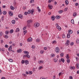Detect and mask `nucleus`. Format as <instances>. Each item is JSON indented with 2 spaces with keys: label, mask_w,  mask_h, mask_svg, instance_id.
Masks as SVG:
<instances>
[{
  "label": "nucleus",
  "mask_w": 79,
  "mask_h": 79,
  "mask_svg": "<svg viewBox=\"0 0 79 79\" xmlns=\"http://www.w3.org/2000/svg\"><path fill=\"white\" fill-rule=\"evenodd\" d=\"M35 11V10L34 9H32L31 10H29L27 11L28 14H30L31 13V15H33V13Z\"/></svg>",
  "instance_id": "1"
},
{
  "label": "nucleus",
  "mask_w": 79,
  "mask_h": 79,
  "mask_svg": "<svg viewBox=\"0 0 79 79\" xmlns=\"http://www.w3.org/2000/svg\"><path fill=\"white\" fill-rule=\"evenodd\" d=\"M55 50L56 53H57L60 52V48L58 47H56L55 49Z\"/></svg>",
  "instance_id": "2"
},
{
  "label": "nucleus",
  "mask_w": 79,
  "mask_h": 79,
  "mask_svg": "<svg viewBox=\"0 0 79 79\" xmlns=\"http://www.w3.org/2000/svg\"><path fill=\"white\" fill-rule=\"evenodd\" d=\"M40 25V24H39V23H35L34 24V26L35 27H39Z\"/></svg>",
  "instance_id": "3"
},
{
  "label": "nucleus",
  "mask_w": 79,
  "mask_h": 79,
  "mask_svg": "<svg viewBox=\"0 0 79 79\" xmlns=\"http://www.w3.org/2000/svg\"><path fill=\"white\" fill-rule=\"evenodd\" d=\"M9 15L10 16H12L13 15V12H11V11H9L8 12Z\"/></svg>",
  "instance_id": "4"
},
{
  "label": "nucleus",
  "mask_w": 79,
  "mask_h": 79,
  "mask_svg": "<svg viewBox=\"0 0 79 79\" xmlns=\"http://www.w3.org/2000/svg\"><path fill=\"white\" fill-rule=\"evenodd\" d=\"M69 43H70L69 40H67L66 41V43H65V45L67 46V45H68L69 44Z\"/></svg>",
  "instance_id": "5"
},
{
  "label": "nucleus",
  "mask_w": 79,
  "mask_h": 79,
  "mask_svg": "<svg viewBox=\"0 0 79 79\" xmlns=\"http://www.w3.org/2000/svg\"><path fill=\"white\" fill-rule=\"evenodd\" d=\"M48 6L50 10H52V9L53 8V6L52 5H50V4H49L48 5Z\"/></svg>",
  "instance_id": "6"
},
{
  "label": "nucleus",
  "mask_w": 79,
  "mask_h": 79,
  "mask_svg": "<svg viewBox=\"0 0 79 79\" xmlns=\"http://www.w3.org/2000/svg\"><path fill=\"white\" fill-rule=\"evenodd\" d=\"M28 54H29L25 55L24 57H27V58H30V56Z\"/></svg>",
  "instance_id": "7"
},
{
  "label": "nucleus",
  "mask_w": 79,
  "mask_h": 79,
  "mask_svg": "<svg viewBox=\"0 0 79 79\" xmlns=\"http://www.w3.org/2000/svg\"><path fill=\"white\" fill-rule=\"evenodd\" d=\"M68 32L69 34H71L73 33V31L71 30H69L68 31Z\"/></svg>",
  "instance_id": "8"
},
{
  "label": "nucleus",
  "mask_w": 79,
  "mask_h": 79,
  "mask_svg": "<svg viewBox=\"0 0 79 79\" xmlns=\"http://www.w3.org/2000/svg\"><path fill=\"white\" fill-rule=\"evenodd\" d=\"M51 18L52 21H55V17L53 15L51 16Z\"/></svg>",
  "instance_id": "9"
},
{
  "label": "nucleus",
  "mask_w": 79,
  "mask_h": 79,
  "mask_svg": "<svg viewBox=\"0 0 79 79\" xmlns=\"http://www.w3.org/2000/svg\"><path fill=\"white\" fill-rule=\"evenodd\" d=\"M17 53H21L22 52V50L21 49H19L17 50Z\"/></svg>",
  "instance_id": "10"
},
{
  "label": "nucleus",
  "mask_w": 79,
  "mask_h": 79,
  "mask_svg": "<svg viewBox=\"0 0 79 79\" xmlns=\"http://www.w3.org/2000/svg\"><path fill=\"white\" fill-rule=\"evenodd\" d=\"M32 40L31 38H30L27 40V42H31Z\"/></svg>",
  "instance_id": "11"
},
{
  "label": "nucleus",
  "mask_w": 79,
  "mask_h": 79,
  "mask_svg": "<svg viewBox=\"0 0 79 79\" xmlns=\"http://www.w3.org/2000/svg\"><path fill=\"white\" fill-rule=\"evenodd\" d=\"M32 23V20H28L27 21V23L28 24H30V23Z\"/></svg>",
  "instance_id": "12"
},
{
  "label": "nucleus",
  "mask_w": 79,
  "mask_h": 79,
  "mask_svg": "<svg viewBox=\"0 0 79 79\" xmlns=\"http://www.w3.org/2000/svg\"><path fill=\"white\" fill-rule=\"evenodd\" d=\"M59 30V31H61V28L60 26H57L56 27Z\"/></svg>",
  "instance_id": "13"
},
{
  "label": "nucleus",
  "mask_w": 79,
  "mask_h": 79,
  "mask_svg": "<svg viewBox=\"0 0 79 79\" xmlns=\"http://www.w3.org/2000/svg\"><path fill=\"white\" fill-rule=\"evenodd\" d=\"M23 52L25 54H27H27H29V52L28 51H24Z\"/></svg>",
  "instance_id": "14"
},
{
  "label": "nucleus",
  "mask_w": 79,
  "mask_h": 79,
  "mask_svg": "<svg viewBox=\"0 0 79 79\" xmlns=\"http://www.w3.org/2000/svg\"><path fill=\"white\" fill-rule=\"evenodd\" d=\"M10 8L11 10H15V8L12 6H10Z\"/></svg>",
  "instance_id": "15"
},
{
  "label": "nucleus",
  "mask_w": 79,
  "mask_h": 79,
  "mask_svg": "<svg viewBox=\"0 0 79 79\" xmlns=\"http://www.w3.org/2000/svg\"><path fill=\"white\" fill-rule=\"evenodd\" d=\"M37 10H38V11H39V13H40V12L41 11V10H40V8H39V7H37Z\"/></svg>",
  "instance_id": "16"
},
{
  "label": "nucleus",
  "mask_w": 79,
  "mask_h": 79,
  "mask_svg": "<svg viewBox=\"0 0 79 79\" xmlns=\"http://www.w3.org/2000/svg\"><path fill=\"white\" fill-rule=\"evenodd\" d=\"M10 33V31H5V34L6 35H8Z\"/></svg>",
  "instance_id": "17"
},
{
  "label": "nucleus",
  "mask_w": 79,
  "mask_h": 79,
  "mask_svg": "<svg viewBox=\"0 0 79 79\" xmlns=\"http://www.w3.org/2000/svg\"><path fill=\"white\" fill-rule=\"evenodd\" d=\"M39 64H42V63H44V61L43 60H42V61H41V60H40L39 61V62H38Z\"/></svg>",
  "instance_id": "18"
},
{
  "label": "nucleus",
  "mask_w": 79,
  "mask_h": 79,
  "mask_svg": "<svg viewBox=\"0 0 79 79\" xmlns=\"http://www.w3.org/2000/svg\"><path fill=\"white\" fill-rule=\"evenodd\" d=\"M60 15H57L56 17V18L57 19H60Z\"/></svg>",
  "instance_id": "19"
},
{
  "label": "nucleus",
  "mask_w": 79,
  "mask_h": 79,
  "mask_svg": "<svg viewBox=\"0 0 79 79\" xmlns=\"http://www.w3.org/2000/svg\"><path fill=\"white\" fill-rule=\"evenodd\" d=\"M70 69H75V67L74 66L70 67Z\"/></svg>",
  "instance_id": "20"
},
{
  "label": "nucleus",
  "mask_w": 79,
  "mask_h": 79,
  "mask_svg": "<svg viewBox=\"0 0 79 79\" xmlns=\"http://www.w3.org/2000/svg\"><path fill=\"white\" fill-rule=\"evenodd\" d=\"M19 18H21V19H23V15H19Z\"/></svg>",
  "instance_id": "21"
},
{
  "label": "nucleus",
  "mask_w": 79,
  "mask_h": 79,
  "mask_svg": "<svg viewBox=\"0 0 79 79\" xmlns=\"http://www.w3.org/2000/svg\"><path fill=\"white\" fill-rule=\"evenodd\" d=\"M65 3L66 5H68L69 3V2H68V1L66 0L65 1Z\"/></svg>",
  "instance_id": "22"
},
{
  "label": "nucleus",
  "mask_w": 79,
  "mask_h": 79,
  "mask_svg": "<svg viewBox=\"0 0 79 79\" xmlns=\"http://www.w3.org/2000/svg\"><path fill=\"white\" fill-rule=\"evenodd\" d=\"M19 31V28H17L16 29V31H15V32H18Z\"/></svg>",
  "instance_id": "23"
},
{
  "label": "nucleus",
  "mask_w": 79,
  "mask_h": 79,
  "mask_svg": "<svg viewBox=\"0 0 79 79\" xmlns=\"http://www.w3.org/2000/svg\"><path fill=\"white\" fill-rule=\"evenodd\" d=\"M2 13L3 15H6V13H7V12L6 11H3Z\"/></svg>",
  "instance_id": "24"
},
{
  "label": "nucleus",
  "mask_w": 79,
  "mask_h": 79,
  "mask_svg": "<svg viewBox=\"0 0 79 79\" xmlns=\"http://www.w3.org/2000/svg\"><path fill=\"white\" fill-rule=\"evenodd\" d=\"M77 69H79V64H76Z\"/></svg>",
  "instance_id": "25"
},
{
  "label": "nucleus",
  "mask_w": 79,
  "mask_h": 79,
  "mask_svg": "<svg viewBox=\"0 0 79 79\" xmlns=\"http://www.w3.org/2000/svg\"><path fill=\"white\" fill-rule=\"evenodd\" d=\"M76 15H77V13L76 12H74L73 14V16L75 17V16H76Z\"/></svg>",
  "instance_id": "26"
},
{
  "label": "nucleus",
  "mask_w": 79,
  "mask_h": 79,
  "mask_svg": "<svg viewBox=\"0 0 79 79\" xmlns=\"http://www.w3.org/2000/svg\"><path fill=\"white\" fill-rule=\"evenodd\" d=\"M25 63L26 64H27L28 63H29V61L27 60H26L25 62Z\"/></svg>",
  "instance_id": "27"
},
{
  "label": "nucleus",
  "mask_w": 79,
  "mask_h": 79,
  "mask_svg": "<svg viewBox=\"0 0 79 79\" xmlns=\"http://www.w3.org/2000/svg\"><path fill=\"white\" fill-rule=\"evenodd\" d=\"M70 34H69L68 33L67 34V38H70Z\"/></svg>",
  "instance_id": "28"
},
{
  "label": "nucleus",
  "mask_w": 79,
  "mask_h": 79,
  "mask_svg": "<svg viewBox=\"0 0 79 79\" xmlns=\"http://www.w3.org/2000/svg\"><path fill=\"white\" fill-rule=\"evenodd\" d=\"M13 32H14V30L13 29H11L10 31V34H12V33H13Z\"/></svg>",
  "instance_id": "29"
},
{
  "label": "nucleus",
  "mask_w": 79,
  "mask_h": 79,
  "mask_svg": "<svg viewBox=\"0 0 79 79\" xmlns=\"http://www.w3.org/2000/svg\"><path fill=\"white\" fill-rule=\"evenodd\" d=\"M63 12V10H60L58 11V13H59L60 14L62 13Z\"/></svg>",
  "instance_id": "30"
},
{
  "label": "nucleus",
  "mask_w": 79,
  "mask_h": 79,
  "mask_svg": "<svg viewBox=\"0 0 79 79\" xmlns=\"http://www.w3.org/2000/svg\"><path fill=\"white\" fill-rule=\"evenodd\" d=\"M11 47H12V45H10V47L8 49V50L9 51H10V50H11Z\"/></svg>",
  "instance_id": "31"
},
{
  "label": "nucleus",
  "mask_w": 79,
  "mask_h": 79,
  "mask_svg": "<svg viewBox=\"0 0 79 79\" xmlns=\"http://www.w3.org/2000/svg\"><path fill=\"white\" fill-rule=\"evenodd\" d=\"M15 20H13L12 21V23L13 24H15Z\"/></svg>",
  "instance_id": "32"
},
{
  "label": "nucleus",
  "mask_w": 79,
  "mask_h": 79,
  "mask_svg": "<svg viewBox=\"0 0 79 79\" xmlns=\"http://www.w3.org/2000/svg\"><path fill=\"white\" fill-rule=\"evenodd\" d=\"M67 62L68 63H70V60L69 59H67Z\"/></svg>",
  "instance_id": "33"
},
{
  "label": "nucleus",
  "mask_w": 79,
  "mask_h": 79,
  "mask_svg": "<svg viewBox=\"0 0 79 79\" xmlns=\"http://www.w3.org/2000/svg\"><path fill=\"white\" fill-rule=\"evenodd\" d=\"M66 59H69V55L67 54L66 55Z\"/></svg>",
  "instance_id": "34"
},
{
  "label": "nucleus",
  "mask_w": 79,
  "mask_h": 79,
  "mask_svg": "<svg viewBox=\"0 0 79 79\" xmlns=\"http://www.w3.org/2000/svg\"><path fill=\"white\" fill-rule=\"evenodd\" d=\"M60 55L61 56H64V53H63V52L61 53H60Z\"/></svg>",
  "instance_id": "35"
},
{
  "label": "nucleus",
  "mask_w": 79,
  "mask_h": 79,
  "mask_svg": "<svg viewBox=\"0 0 79 79\" xmlns=\"http://www.w3.org/2000/svg\"><path fill=\"white\" fill-rule=\"evenodd\" d=\"M31 3H34V0H31L30 2Z\"/></svg>",
  "instance_id": "36"
},
{
  "label": "nucleus",
  "mask_w": 79,
  "mask_h": 79,
  "mask_svg": "<svg viewBox=\"0 0 79 79\" xmlns=\"http://www.w3.org/2000/svg\"><path fill=\"white\" fill-rule=\"evenodd\" d=\"M61 61H62L63 63H64V59L62 58L61 59Z\"/></svg>",
  "instance_id": "37"
},
{
  "label": "nucleus",
  "mask_w": 79,
  "mask_h": 79,
  "mask_svg": "<svg viewBox=\"0 0 79 79\" xmlns=\"http://www.w3.org/2000/svg\"><path fill=\"white\" fill-rule=\"evenodd\" d=\"M71 23L72 24H74V20L72 19V20H71Z\"/></svg>",
  "instance_id": "38"
},
{
  "label": "nucleus",
  "mask_w": 79,
  "mask_h": 79,
  "mask_svg": "<svg viewBox=\"0 0 79 79\" xmlns=\"http://www.w3.org/2000/svg\"><path fill=\"white\" fill-rule=\"evenodd\" d=\"M36 42H40V39H37L36 40Z\"/></svg>",
  "instance_id": "39"
},
{
  "label": "nucleus",
  "mask_w": 79,
  "mask_h": 79,
  "mask_svg": "<svg viewBox=\"0 0 79 79\" xmlns=\"http://www.w3.org/2000/svg\"><path fill=\"white\" fill-rule=\"evenodd\" d=\"M5 38V39H8V36L7 35H5L4 36Z\"/></svg>",
  "instance_id": "40"
},
{
  "label": "nucleus",
  "mask_w": 79,
  "mask_h": 79,
  "mask_svg": "<svg viewBox=\"0 0 79 79\" xmlns=\"http://www.w3.org/2000/svg\"><path fill=\"white\" fill-rule=\"evenodd\" d=\"M9 61L10 62H13V60L11 59H9Z\"/></svg>",
  "instance_id": "41"
},
{
  "label": "nucleus",
  "mask_w": 79,
  "mask_h": 79,
  "mask_svg": "<svg viewBox=\"0 0 79 79\" xmlns=\"http://www.w3.org/2000/svg\"><path fill=\"white\" fill-rule=\"evenodd\" d=\"M68 8L67 7H66L64 10V11H67L68 10Z\"/></svg>",
  "instance_id": "42"
},
{
  "label": "nucleus",
  "mask_w": 79,
  "mask_h": 79,
  "mask_svg": "<svg viewBox=\"0 0 79 79\" xmlns=\"http://www.w3.org/2000/svg\"><path fill=\"white\" fill-rule=\"evenodd\" d=\"M23 32L24 33V35H25L26 33V32H27V31L26 30H25V31H23Z\"/></svg>",
  "instance_id": "43"
},
{
  "label": "nucleus",
  "mask_w": 79,
  "mask_h": 79,
  "mask_svg": "<svg viewBox=\"0 0 79 79\" xmlns=\"http://www.w3.org/2000/svg\"><path fill=\"white\" fill-rule=\"evenodd\" d=\"M76 43L79 44V39H77L76 40Z\"/></svg>",
  "instance_id": "44"
},
{
  "label": "nucleus",
  "mask_w": 79,
  "mask_h": 79,
  "mask_svg": "<svg viewBox=\"0 0 79 79\" xmlns=\"http://www.w3.org/2000/svg\"><path fill=\"white\" fill-rule=\"evenodd\" d=\"M62 36L63 38L64 39V38H65V37H66L65 36V35H64V34L62 35Z\"/></svg>",
  "instance_id": "45"
},
{
  "label": "nucleus",
  "mask_w": 79,
  "mask_h": 79,
  "mask_svg": "<svg viewBox=\"0 0 79 79\" xmlns=\"http://www.w3.org/2000/svg\"><path fill=\"white\" fill-rule=\"evenodd\" d=\"M40 53L41 54H43L44 53V51L41 50L40 51Z\"/></svg>",
  "instance_id": "46"
},
{
  "label": "nucleus",
  "mask_w": 79,
  "mask_h": 79,
  "mask_svg": "<svg viewBox=\"0 0 79 79\" xmlns=\"http://www.w3.org/2000/svg\"><path fill=\"white\" fill-rule=\"evenodd\" d=\"M43 67H42V66H41L40 67H39V69L40 70V69L42 68Z\"/></svg>",
  "instance_id": "47"
},
{
  "label": "nucleus",
  "mask_w": 79,
  "mask_h": 79,
  "mask_svg": "<svg viewBox=\"0 0 79 79\" xmlns=\"http://www.w3.org/2000/svg\"><path fill=\"white\" fill-rule=\"evenodd\" d=\"M21 63L22 64H24V60H22L21 62Z\"/></svg>",
  "instance_id": "48"
},
{
  "label": "nucleus",
  "mask_w": 79,
  "mask_h": 79,
  "mask_svg": "<svg viewBox=\"0 0 79 79\" xmlns=\"http://www.w3.org/2000/svg\"><path fill=\"white\" fill-rule=\"evenodd\" d=\"M32 74V71L29 72V74Z\"/></svg>",
  "instance_id": "49"
},
{
  "label": "nucleus",
  "mask_w": 79,
  "mask_h": 79,
  "mask_svg": "<svg viewBox=\"0 0 79 79\" xmlns=\"http://www.w3.org/2000/svg\"><path fill=\"white\" fill-rule=\"evenodd\" d=\"M70 45H74V43L73 42H71L70 44Z\"/></svg>",
  "instance_id": "50"
},
{
  "label": "nucleus",
  "mask_w": 79,
  "mask_h": 79,
  "mask_svg": "<svg viewBox=\"0 0 79 79\" xmlns=\"http://www.w3.org/2000/svg\"><path fill=\"white\" fill-rule=\"evenodd\" d=\"M51 56L52 57H54V56H55V54H51Z\"/></svg>",
  "instance_id": "51"
},
{
  "label": "nucleus",
  "mask_w": 79,
  "mask_h": 79,
  "mask_svg": "<svg viewBox=\"0 0 79 79\" xmlns=\"http://www.w3.org/2000/svg\"><path fill=\"white\" fill-rule=\"evenodd\" d=\"M27 26L29 27H30V24H29V23H27Z\"/></svg>",
  "instance_id": "52"
},
{
  "label": "nucleus",
  "mask_w": 79,
  "mask_h": 79,
  "mask_svg": "<svg viewBox=\"0 0 79 79\" xmlns=\"http://www.w3.org/2000/svg\"><path fill=\"white\" fill-rule=\"evenodd\" d=\"M5 48H8V46L7 44H6L5 46Z\"/></svg>",
  "instance_id": "53"
},
{
  "label": "nucleus",
  "mask_w": 79,
  "mask_h": 79,
  "mask_svg": "<svg viewBox=\"0 0 79 79\" xmlns=\"http://www.w3.org/2000/svg\"><path fill=\"white\" fill-rule=\"evenodd\" d=\"M1 50L2 51V52H4L5 51V49L2 48Z\"/></svg>",
  "instance_id": "54"
},
{
  "label": "nucleus",
  "mask_w": 79,
  "mask_h": 79,
  "mask_svg": "<svg viewBox=\"0 0 79 79\" xmlns=\"http://www.w3.org/2000/svg\"><path fill=\"white\" fill-rule=\"evenodd\" d=\"M27 14H28V13H27V12H25L24 13V15H27Z\"/></svg>",
  "instance_id": "55"
},
{
  "label": "nucleus",
  "mask_w": 79,
  "mask_h": 79,
  "mask_svg": "<svg viewBox=\"0 0 79 79\" xmlns=\"http://www.w3.org/2000/svg\"><path fill=\"white\" fill-rule=\"evenodd\" d=\"M32 48H35V46L34 45H33L31 47Z\"/></svg>",
  "instance_id": "56"
},
{
  "label": "nucleus",
  "mask_w": 79,
  "mask_h": 79,
  "mask_svg": "<svg viewBox=\"0 0 79 79\" xmlns=\"http://www.w3.org/2000/svg\"><path fill=\"white\" fill-rule=\"evenodd\" d=\"M44 50H47V47H44Z\"/></svg>",
  "instance_id": "57"
},
{
  "label": "nucleus",
  "mask_w": 79,
  "mask_h": 79,
  "mask_svg": "<svg viewBox=\"0 0 79 79\" xmlns=\"http://www.w3.org/2000/svg\"><path fill=\"white\" fill-rule=\"evenodd\" d=\"M23 76H24L25 77H26V76H27V75H26V74H24V73L23 74Z\"/></svg>",
  "instance_id": "58"
},
{
  "label": "nucleus",
  "mask_w": 79,
  "mask_h": 79,
  "mask_svg": "<svg viewBox=\"0 0 79 79\" xmlns=\"http://www.w3.org/2000/svg\"><path fill=\"white\" fill-rule=\"evenodd\" d=\"M2 32H0V36H2Z\"/></svg>",
  "instance_id": "59"
},
{
  "label": "nucleus",
  "mask_w": 79,
  "mask_h": 79,
  "mask_svg": "<svg viewBox=\"0 0 79 79\" xmlns=\"http://www.w3.org/2000/svg\"><path fill=\"white\" fill-rule=\"evenodd\" d=\"M78 4H79L78 3H75V6H77L78 5Z\"/></svg>",
  "instance_id": "60"
},
{
  "label": "nucleus",
  "mask_w": 79,
  "mask_h": 79,
  "mask_svg": "<svg viewBox=\"0 0 79 79\" xmlns=\"http://www.w3.org/2000/svg\"><path fill=\"white\" fill-rule=\"evenodd\" d=\"M4 17H3V16H2V21H3V19H4Z\"/></svg>",
  "instance_id": "61"
},
{
  "label": "nucleus",
  "mask_w": 79,
  "mask_h": 79,
  "mask_svg": "<svg viewBox=\"0 0 79 79\" xmlns=\"http://www.w3.org/2000/svg\"><path fill=\"white\" fill-rule=\"evenodd\" d=\"M61 72L59 74V76H61Z\"/></svg>",
  "instance_id": "62"
},
{
  "label": "nucleus",
  "mask_w": 79,
  "mask_h": 79,
  "mask_svg": "<svg viewBox=\"0 0 79 79\" xmlns=\"http://www.w3.org/2000/svg\"><path fill=\"white\" fill-rule=\"evenodd\" d=\"M2 7L3 8H6V6H3Z\"/></svg>",
  "instance_id": "63"
},
{
  "label": "nucleus",
  "mask_w": 79,
  "mask_h": 79,
  "mask_svg": "<svg viewBox=\"0 0 79 79\" xmlns=\"http://www.w3.org/2000/svg\"><path fill=\"white\" fill-rule=\"evenodd\" d=\"M54 61L55 62H57V60H56V59H54Z\"/></svg>",
  "instance_id": "64"
}]
</instances>
